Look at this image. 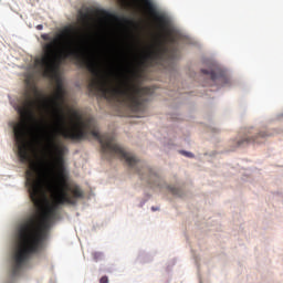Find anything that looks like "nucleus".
<instances>
[{
  "mask_svg": "<svg viewBox=\"0 0 283 283\" xmlns=\"http://www.w3.org/2000/svg\"><path fill=\"white\" fill-rule=\"evenodd\" d=\"M253 134H255V132L248 130L244 138L238 142V147H242V145H251L253 143L260 145L263 138H266V136H271V134L266 132H260L255 136H253Z\"/></svg>",
  "mask_w": 283,
  "mask_h": 283,
  "instance_id": "obj_7",
  "label": "nucleus"
},
{
  "mask_svg": "<svg viewBox=\"0 0 283 283\" xmlns=\"http://www.w3.org/2000/svg\"><path fill=\"white\" fill-rule=\"evenodd\" d=\"M142 3H144V8L147 10L148 14L150 17H154L155 21L159 24L160 28H165L167 25V17L165 14H161L156 9V4H154V1L151 0H140Z\"/></svg>",
  "mask_w": 283,
  "mask_h": 283,
  "instance_id": "obj_6",
  "label": "nucleus"
},
{
  "mask_svg": "<svg viewBox=\"0 0 283 283\" xmlns=\"http://www.w3.org/2000/svg\"><path fill=\"white\" fill-rule=\"evenodd\" d=\"M201 73L206 74V76H210L211 81H213V82L222 78V73H218L213 70L209 71V70L202 69Z\"/></svg>",
  "mask_w": 283,
  "mask_h": 283,
  "instance_id": "obj_8",
  "label": "nucleus"
},
{
  "mask_svg": "<svg viewBox=\"0 0 283 283\" xmlns=\"http://www.w3.org/2000/svg\"><path fill=\"white\" fill-rule=\"evenodd\" d=\"M170 45L167 46L165 42H158L157 44H151L144 60L139 63L143 67L158 65L160 63H165V61H176L178 59V49L174 46L176 40L174 38L168 39Z\"/></svg>",
  "mask_w": 283,
  "mask_h": 283,
  "instance_id": "obj_4",
  "label": "nucleus"
},
{
  "mask_svg": "<svg viewBox=\"0 0 283 283\" xmlns=\"http://www.w3.org/2000/svg\"><path fill=\"white\" fill-rule=\"evenodd\" d=\"M99 283H109V277H107V275L102 276Z\"/></svg>",
  "mask_w": 283,
  "mask_h": 283,
  "instance_id": "obj_10",
  "label": "nucleus"
},
{
  "mask_svg": "<svg viewBox=\"0 0 283 283\" xmlns=\"http://www.w3.org/2000/svg\"><path fill=\"white\" fill-rule=\"evenodd\" d=\"M151 210L153 211H158V208L153 207Z\"/></svg>",
  "mask_w": 283,
  "mask_h": 283,
  "instance_id": "obj_12",
  "label": "nucleus"
},
{
  "mask_svg": "<svg viewBox=\"0 0 283 283\" xmlns=\"http://www.w3.org/2000/svg\"><path fill=\"white\" fill-rule=\"evenodd\" d=\"M96 255H98V253H95V254H94L95 260H96V258H97Z\"/></svg>",
  "mask_w": 283,
  "mask_h": 283,
  "instance_id": "obj_13",
  "label": "nucleus"
},
{
  "mask_svg": "<svg viewBox=\"0 0 283 283\" xmlns=\"http://www.w3.org/2000/svg\"><path fill=\"white\" fill-rule=\"evenodd\" d=\"M84 63L93 76L88 83L92 94L99 93L106 101L123 103L132 113L128 116H136V114L145 112V103L151 96V88L140 85L138 82L140 73L134 67L126 52H119L116 84L103 76L101 64L95 60H87Z\"/></svg>",
  "mask_w": 283,
  "mask_h": 283,
  "instance_id": "obj_2",
  "label": "nucleus"
},
{
  "mask_svg": "<svg viewBox=\"0 0 283 283\" xmlns=\"http://www.w3.org/2000/svg\"><path fill=\"white\" fill-rule=\"evenodd\" d=\"M78 21L84 28L83 34L74 27H66L55 39H51L48 33L41 35L43 41L50 42L43 45L44 56L36 59L35 65L40 67L46 78H52L56 74V70L61 67L65 59L83 61L85 39H87L92 30V14L87 11H78Z\"/></svg>",
  "mask_w": 283,
  "mask_h": 283,
  "instance_id": "obj_3",
  "label": "nucleus"
},
{
  "mask_svg": "<svg viewBox=\"0 0 283 283\" xmlns=\"http://www.w3.org/2000/svg\"><path fill=\"white\" fill-rule=\"evenodd\" d=\"M96 15L98 17V21L101 25H107L109 21H120V23H125L126 25H133L134 28H137L136 22L127 19V18H120L114 13H111L106 10H97Z\"/></svg>",
  "mask_w": 283,
  "mask_h": 283,
  "instance_id": "obj_5",
  "label": "nucleus"
},
{
  "mask_svg": "<svg viewBox=\"0 0 283 283\" xmlns=\"http://www.w3.org/2000/svg\"><path fill=\"white\" fill-rule=\"evenodd\" d=\"M36 30H43V24H38Z\"/></svg>",
  "mask_w": 283,
  "mask_h": 283,
  "instance_id": "obj_11",
  "label": "nucleus"
},
{
  "mask_svg": "<svg viewBox=\"0 0 283 283\" xmlns=\"http://www.w3.org/2000/svg\"><path fill=\"white\" fill-rule=\"evenodd\" d=\"M180 154H182V156H187V158H193V154L189 151L181 150Z\"/></svg>",
  "mask_w": 283,
  "mask_h": 283,
  "instance_id": "obj_9",
  "label": "nucleus"
},
{
  "mask_svg": "<svg viewBox=\"0 0 283 283\" xmlns=\"http://www.w3.org/2000/svg\"><path fill=\"white\" fill-rule=\"evenodd\" d=\"M25 96L27 98L15 106L22 120L13 126V136L20 163H29L25 185L34 207H44L48 193H52L54 205L46 207L76 205V201L84 196L78 185L67 182L65 156L69 149L59 143L56 132H61L63 138L73 143H81L93 136L98 140L105 156L124 160L142 180L160 187V176L118 145L114 135H101L94 127L93 118H85L80 109L72 108L67 123L63 112L65 88L61 81H57L51 97L42 96L41 101H36L28 93Z\"/></svg>",
  "mask_w": 283,
  "mask_h": 283,
  "instance_id": "obj_1",
  "label": "nucleus"
}]
</instances>
